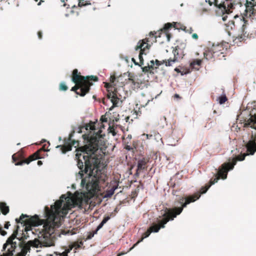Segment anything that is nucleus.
Here are the masks:
<instances>
[{
	"mask_svg": "<svg viewBox=\"0 0 256 256\" xmlns=\"http://www.w3.org/2000/svg\"><path fill=\"white\" fill-rule=\"evenodd\" d=\"M226 30L228 32L235 28V24L233 20H230L228 24H226Z\"/></svg>",
	"mask_w": 256,
	"mask_h": 256,
	"instance_id": "nucleus-20",
	"label": "nucleus"
},
{
	"mask_svg": "<svg viewBox=\"0 0 256 256\" xmlns=\"http://www.w3.org/2000/svg\"><path fill=\"white\" fill-rule=\"evenodd\" d=\"M108 94H107V97L108 98H110V100L112 99V97L114 96H115V94H116V91H114V92H110L109 90H108Z\"/></svg>",
	"mask_w": 256,
	"mask_h": 256,
	"instance_id": "nucleus-33",
	"label": "nucleus"
},
{
	"mask_svg": "<svg viewBox=\"0 0 256 256\" xmlns=\"http://www.w3.org/2000/svg\"><path fill=\"white\" fill-rule=\"evenodd\" d=\"M118 100L119 98L118 97L116 94H115V96L113 95L112 99L111 100V102L112 103L113 106H117V104L118 102Z\"/></svg>",
	"mask_w": 256,
	"mask_h": 256,
	"instance_id": "nucleus-26",
	"label": "nucleus"
},
{
	"mask_svg": "<svg viewBox=\"0 0 256 256\" xmlns=\"http://www.w3.org/2000/svg\"><path fill=\"white\" fill-rule=\"evenodd\" d=\"M174 70L176 72H177L180 73L182 74V70H180L178 68H175Z\"/></svg>",
	"mask_w": 256,
	"mask_h": 256,
	"instance_id": "nucleus-43",
	"label": "nucleus"
},
{
	"mask_svg": "<svg viewBox=\"0 0 256 256\" xmlns=\"http://www.w3.org/2000/svg\"><path fill=\"white\" fill-rule=\"evenodd\" d=\"M150 64H148L152 69H154V60H152L150 61Z\"/></svg>",
	"mask_w": 256,
	"mask_h": 256,
	"instance_id": "nucleus-37",
	"label": "nucleus"
},
{
	"mask_svg": "<svg viewBox=\"0 0 256 256\" xmlns=\"http://www.w3.org/2000/svg\"><path fill=\"white\" fill-rule=\"evenodd\" d=\"M116 80V77L114 76H112L110 77V81L111 82H114Z\"/></svg>",
	"mask_w": 256,
	"mask_h": 256,
	"instance_id": "nucleus-39",
	"label": "nucleus"
},
{
	"mask_svg": "<svg viewBox=\"0 0 256 256\" xmlns=\"http://www.w3.org/2000/svg\"><path fill=\"white\" fill-rule=\"evenodd\" d=\"M228 164H223L219 168L218 174L215 178L211 179L209 183L206 184L204 186L201 188L199 190L201 194H205L210 186L217 182L220 178L224 180L227 178L228 172L229 171L228 168H226V165Z\"/></svg>",
	"mask_w": 256,
	"mask_h": 256,
	"instance_id": "nucleus-5",
	"label": "nucleus"
},
{
	"mask_svg": "<svg viewBox=\"0 0 256 256\" xmlns=\"http://www.w3.org/2000/svg\"><path fill=\"white\" fill-rule=\"evenodd\" d=\"M106 87L107 88H109V84H106Z\"/></svg>",
	"mask_w": 256,
	"mask_h": 256,
	"instance_id": "nucleus-53",
	"label": "nucleus"
},
{
	"mask_svg": "<svg viewBox=\"0 0 256 256\" xmlns=\"http://www.w3.org/2000/svg\"><path fill=\"white\" fill-rule=\"evenodd\" d=\"M62 2H64V0H60Z\"/></svg>",
	"mask_w": 256,
	"mask_h": 256,
	"instance_id": "nucleus-57",
	"label": "nucleus"
},
{
	"mask_svg": "<svg viewBox=\"0 0 256 256\" xmlns=\"http://www.w3.org/2000/svg\"><path fill=\"white\" fill-rule=\"evenodd\" d=\"M38 37L40 39H42V32L41 31H38Z\"/></svg>",
	"mask_w": 256,
	"mask_h": 256,
	"instance_id": "nucleus-40",
	"label": "nucleus"
},
{
	"mask_svg": "<svg viewBox=\"0 0 256 256\" xmlns=\"http://www.w3.org/2000/svg\"><path fill=\"white\" fill-rule=\"evenodd\" d=\"M225 4H226V10H222L224 11L226 14L232 12V10L234 8V4L228 0H226Z\"/></svg>",
	"mask_w": 256,
	"mask_h": 256,
	"instance_id": "nucleus-17",
	"label": "nucleus"
},
{
	"mask_svg": "<svg viewBox=\"0 0 256 256\" xmlns=\"http://www.w3.org/2000/svg\"><path fill=\"white\" fill-rule=\"evenodd\" d=\"M76 158L78 167L80 170L79 174L81 176H83L84 173L88 174L82 178L81 182L86 192H76L74 195L67 197L62 194L54 204L50 206V208L45 207V220H40L37 215L30 217L22 214L19 218L16 219V222L17 224H23L26 232L30 230L32 226L43 224L42 232L38 238L25 243L16 238L19 228L17 225L13 234L3 245V254L0 256H26L30 251L31 246L38 248L54 246L55 237L52 234L56 228L60 226L59 217L60 214H66L68 210L72 208H82L84 204H88L90 199L97 195L100 188L106 186L107 179L105 172L106 166L101 154H98L96 152H76Z\"/></svg>",
	"mask_w": 256,
	"mask_h": 256,
	"instance_id": "nucleus-1",
	"label": "nucleus"
},
{
	"mask_svg": "<svg viewBox=\"0 0 256 256\" xmlns=\"http://www.w3.org/2000/svg\"><path fill=\"white\" fill-rule=\"evenodd\" d=\"M172 26H173V24H172L168 22V23L165 24L163 29L162 30H164L165 32H166L169 29L171 28Z\"/></svg>",
	"mask_w": 256,
	"mask_h": 256,
	"instance_id": "nucleus-28",
	"label": "nucleus"
},
{
	"mask_svg": "<svg viewBox=\"0 0 256 256\" xmlns=\"http://www.w3.org/2000/svg\"><path fill=\"white\" fill-rule=\"evenodd\" d=\"M129 80H130L132 84H134V80L133 79L129 78Z\"/></svg>",
	"mask_w": 256,
	"mask_h": 256,
	"instance_id": "nucleus-51",
	"label": "nucleus"
},
{
	"mask_svg": "<svg viewBox=\"0 0 256 256\" xmlns=\"http://www.w3.org/2000/svg\"><path fill=\"white\" fill-rule=\"evenodd\" d=\"M98 80L96 76H81L77 69H74L72 72V80L75 86L71 88V91L84 96L89 92L90 86L93 84L92 82H97Z\"/></svg>",
	"mask_w": 256,
	"mask_h": 256,
	"instance_id": "nucleus-3",
	"label": "nucleus"
},
{
	"mask_svg": "<svg viewBox=\"0 0 256 256\" xmlns=\"http://www.w3.org/2000/svg\"><path fill=\"white\" fill-rule=\"evenodd\" d=\"M44 150L41 148L38 150H37L36 152L30 155L28 158H26L23 160H20L18 162H16L15 164L16 166L22 165L24 164H28L30 162L40 158L42 157L40 155V152H44Z\"/></svg>",
	"mask_w": 256,
	"mask_h": 256,
	"instance_id": "nucleus-11",
	"label": "nucleus"
},
{
	"mask_svg": "<svg viewBox=\"0 0 256 256\" xmlns=\"http://www.w3.org/2000/svg\"><path fill=\"white\" fill-rule=\"evenodd\" d=\"M39 0H34L35 2H37ZM40 1L38 2V5L40 6L42 2H43L44 1L42 0H40Z\"/></svg>",
	"mask_w": 256,
	"mask_h": 256,
	"instance_id": "nucleus-48",
	"label": "nucleus"
},
{
	"mask_svg": "<svg viewBox=\"0 0 256 256\" xmlns=\"http://www.w3.org/2000/svg\"><path fill=\"white\" fill-rule=\"evenodd\" d=\"M78 6L81 7L83 6H92V8L94 10H96L97 9L96 4L94 2L92 4L90 2H88L87 0H79Z\"/></svg>",
	"mask_w": 256,
	"mask_h": 256,
	"instance_id": "nucleus-16",
	"label": "nucleus"
},
{
	"mask_svg": "<svg viewBox=\"0 0 256 256\" xmlns=\"http://www.w3.org/2000/svg\"><path fill=\"white\" fill-rule=\"evenodd\" d=\"M255 108L252 110L250 112V118L246 120L244 125L246 126H250L256 130V114L254 112ZM247 153L243 154L238 155L235 158H234L231 162H224L228 164L226 168L228 170H232L236 164L238 160L242 161L244 160L245 157L248 155H253L256 152V134L254 136L252 135L251 138L249 140L246 145Z\"/></svg>",
	"mask_w": 256,
	"mask_h": 256,
	"instance_id": "nucleus-2",
	"label": "nucleus"
},
{
	"mask_svg": "<svg viewBox=\"0 0 256 256\" xmlns=\"http://www.w3.org/2000/svg\"><path fill=\"white\" fill-rule=\"evenodd\" d=\"M150 69H152L148 65V66L142 68V72H148Z\"/></svg>",
	"mask_w": 256,
	"mask_h": 256,
	"instance_id": "nucleus-34",
	"label": "nucleus"
},
{
	"mask_svg": "<svg viewBox=\"0 0 256 256\" xmlns=\"http://www.w3.org/2000/svg\"><path fill=\"white\" fill-rule=\"evenodd\" d=\"M70 250H72V248H68L62 252H56L54 254L56 256H68V254L70 252Z\"/></svg>",
	"mask_w": 256,
	"mask_h": 256,
	"instance_id": "nucleus-22",
	"label": "nucleus"
},
{
	"mask_svg": "<svg viewBox=\"0 0 256 256\" xmlns=\"http://www.w3.org/2000/svg\"><path fill=\"white\" fill-rule=\"evenodd\" d=\"M174 96H175V97H177V98H178V97H179V96H178V94H176L174 95Z\"/></svg>",
	"mask_w": 256,
	"mask_h": 256,
	"instance_id": "nucleus-55",
	"label": "nucleus"
},
{
	"mask_svg": "<svg viewBox=\"0 0 256 256\" xmlns=\"http://www.w3.org/2000/svg\"><path fill=\"white\" fill-rule=\"evenodd\" d=\"M168 61V60H163L162 61H159L158 60H156V65L158 66L164 64H165V65L166 66V64L167 63V62Z\"/></svg>",
	"mask_w": 256,
	"mask_h": 256,
	"instance_id": "nucleus-30",
	"label": "nucleus"
},
{
	"mask_svg": "<svg viewBox=\"0 0 256 256\" xmlns=\"http://www.w3.org/2000/svg\"><path fill=\"white\" fill-rule=\"evenodd\" d=\"M163 118L164 120H166V118L165 116H163Z\"/></svg>",
	"mask_w": 256,
	"mask_h": 256,
	"instance_id": "nucleus-56",
	"label": "nucleus"
},
{
	"mask_svg": "<svg viewBox=\"0 0 256 256\" xmlns=\"http://www.w3.org/2000/svg\"><path fill=\"white\" fill-rule=\"evenodd\" d=\"M98 230V228H96V230L94 231V232H90L86 237V240H90L91 239L95 234H96L98 232V230Z\"/></svg>",
	"mask_w": 256,
	"mask_h": 256,
	"instance_id": "nucleus-29",
	"label": "nucleus"
},
{
	"mask_svg": "<svg viewBox=\"0 0 256 256\" xmlns=\"http://www.w3.org/2000/svg\"><path fill=\"white\" fill-rule=\"evenodd\" d=\"M168 39L169 40V39H170V38H169L168 35Z\"/></svg>",
	"mask_w": 256,
	"mask_h": 256,
	"instance_id": "nucleus-59",
	"label": "nucleus"
},
{
	"mask_svg": "<svg viewBox=\"0 0 256 256\" xmlns=\"http://www.w3.org/2000/svg\"><path fill=\"white\" fill-rule=\"evenodd\" d=\"M167 222L168 220H166L163 217L161 220L158 221V224L154 223L152 226H150L147 230L142 234V238L134 244V246L128 250V252L132 250L140 242H142L144 238L148 237L152 232H158L160 228H164L165 224Z\"/></svg>",
	"mask_w": 256,
	"mask_h": 256,
	"instance_id": "nucleus-6",
	"label": "nucleus"
},
{
	"mask_svg": "<svg viewBox=\"0 0 256 256\" xmlns=\"http://www.w3.org/2000/svg\"><path fill=\"white\" fill-rule=\"evenodd\" d=\"M128 252H128V250L126 252H120L116 256H122V255H124V254H127Z\"/></svg>",
	"mask_w": 256,
	"mask_h": 256,
	"instance_id": "nucleus-42",
	"label": "nucleus"
},
{
	"mask_svg": "<svg viewBox=\"0 0 256 256\" xmlns=\"http://www.w3.org/2000/svg\"><path fill=\"white\" fill-rule=\"evenodd\" d=\"M218 100L220 104H224L228 100V98L226 95H224L218 97Z\"/></svg>",
	"mask_w": 256,
	"mask_h": 256,
	"instance_id": "nucleus-27",
	"label": "nucleus"
},
{
	"mask_svg": "<svg viewBox=\"0 0 256 256\" xmlns=\"http://www.w3.org/2000/svg\"><path fill=\"white\" fill-rule=\"evenodd\" d=\"M186 47V44H181L178 46H176L175 48L173 50L172 52L174 55V58L168 59V61L166 64V66H172V64L178 60L182 59L185 55L184 50Z\"/></svg>",
	"mask_w": 256,
	"mask_h": 256,
	"instance_id": "nucleus-8",
	"label": "nucleus"
},
{
	"mask_svg": "<svg viewBox=\"0 0 256 256\" xmlns=\"http://www.w3.org/2000/svg\"><path fill=\"white\" fill-rule=\"evenodd\" d=\"M132 61L134 62V64L136 65H138L139 66L140 63H138V62H136L134 58H132Z\"/></svg>",
	"mask_w": 256,
	"mask_h": 256,
	"instance_id": "nucleus-46",
	"label": "nucleus"
},
{
	"mask_svg": "<svg viewBox=\"0 0 256 256\" xmlns=\"http://www.w3.org/2000/svg\"><path fill=\"white\" fill-rule=\"evenodd\" d=\"M206 2H208V4H210V6H212V4H213V2H212V1H210V0H206Z\"/></svg>",
	"mask_w": 256,
	"mask_h": 256,
	"instance_id": "nucleus-45",
	"label": "nucleus"
},
{
	"mask_svg": "<svg viewBox=\"0 0 256 256\" xmlns=\"http://www.w3.org/2000/svg\"><path fill=\"white\" fill-rule=\"evenodd\" d=\"M0 210L4 215H6L9 212V207L6 205L5 202H0Z\"/></svg>",
	"mask_w": 256,
	"mask_h": 256,
	"instance_id": "nucleus-18",
	"label": "nucleus"
},
{
	"mask_svg": "<svg viewBox=\"0 0 256 256\" xmlns=\"http://www.w3.org/2000/svg\"><path fill=\"white\" fill-rule=\"evenodd\" d=\"M192 38H194V39H195V40H198V35L196 34H192Z\"/></svg>",
	"mask_w": 256,
	"mask_h": 256,
	"instance_id": "nucleus-41",
	"label": "nucleus"
},
{
	"mask_svg": "<svg viewBox=\"0 0 256 256\" xmlns=\"http://www.w3.org/2000/svg\"><path fill=\"white\" fill-rule=\"evenodd\" d=\"M110 216H105L102 220V222L98 226V230L100 229L103 226L104 224H105L110 219Z\"/></svg>",
	"mask_w": 256,
	"mask_h": 256,
	"instance_id": "nucleus-23",
	"label": "nucleus"
},
{
	"mask_svg": "<svg viewBox=\"0 0 256 256\" xmlns=\"http://www.w3.org/2000/svg\"><path fill=\"white\" fill-rule=\"evenodd\" d=\"M200 196L201 194L198 191L192 196L186 197L184 198V202H183L184 198H180L179 201V203L181 204L180 207L166 208L164 210V213L162 215V216L166 220H168V222L170 220H174L177 216L181 214L184 208H186L190 202L196 201L200 198Z\"/></svg>",
	"mask_w": 256,
	"mask_h": 256,
	"instance_id": "nucleus-4",
	"label": "nucleus"
},
{
	"mask_svg": "<svg viewBox=\"0 0 256 256\" xmlns=\"http://www.w3.org/2000/svg\"><path fill=\"white\" fill-rule=\"evenodd\" d=\"M68 89V86L64 82H61L60 84V90L66 91Z\"/></svg>",
	"mask_w": 256,
	"mask_h": 256,
	"instance_id": "nucleus-31",
	"label": "nucleus"
},
{
	"mask_svg": "<svg viewBox=\"0 0 256 256\" xmlns=\"http://www.w3.org/2000/svg\"><path fill=\"white\" fill-rule=\"evenodd\" d=\"M72 134H70L69 138L67 140L66 139L64 140V144L63 146L60 145L56 146V148H60V150L63 154L71 150L72 146H74L75 144L78 143V142L72 140Z\"/></svg>",
	"mask_w": 256,
	"mask_h": 256,
	"instance_id": "nucleus-10",
	"label": "nucleus"
},
{
	"mask_svg": "<svg viewBox=\"0 0 256 256\" xmlns=\"http://www.w3.org/2000/svg\"><path fill=\"white\" fill-rule=\"evenodd\" d=\"M37 164H38V165L39 166H40L42 164V162L41 160H38V162H37Z\"/></svg>",
	"mask_w": 256,
	"mask_h": 256,
	"instance_id": "nucleus-47",
	"label": "nucleus"
},
{
	"mask_svg": "<svg viewBox=\"0 0 256 256\" xmlns=\"http://www.w3.org/2000/svg\"><path fill=\"white\" fill-rule=\"evenodd\" d=\"M0 234L3 236H4L6 234L7 232L5 230H2V226L0 225Z\"/></svg>",
	"mask_w": 256,
	"mask_h": 256,
	"instance_id": "nucleus-35",
	"label": "nucleus"
},
{
	"mask_svg": "<svg viewBox=\"0 0 256 256\" xmlns=\"http://www.w3.org/2000/svg\"><path fill=\"white\" fill-rule=\"evenodd\" d=\"M228 44H212V50L214 53V58L218 60H221L225 56L224 54L227 50Z\"/></svg>",
	"mask_w": 256,
	"mask_h": 256,
	"instance_id": "nucleus-9",
	"label": "nucleus"
},
{
	"mask_svg": "<svg viewBox=\"0 0 256 256\" xmlns=\"http://www.w3.org/2000/svg\"><path fill=\"white\" fill-rule=\"evenodd\" d=\"M192 31H193V30L192 29V28H190V32H189L190 33H192Z\"/></svg>",
	"mask_w": 256,
	"mask_h": 256,
	"instance_id": "nucleus-52",
	"label": "nucleus"
},
{
	"mask_svg": "<svg viewBox=\"0 0 256 256\" xmlns=\"http://www.w3.org/2000/svg\"><path fill=\"white\" fill-rule=\"evenodd\" d=\"M156 34V32H151L149 34V38H146L148 39L150 42H148L150 46L152 44L153 42H156V36L155 34Z\"/></svg>",
	"mask_w": 256,
	"mask_h": 256,
	"instance_id": "nucleus-19",
	"label": "nucleus"
},
{
	"mask_svg": "<svg viewBox=\"0 0 256 256\" xmlns=\"http://www.w3.org/2000/svg\"><path fill=\"white\" fill-rule=\"evenodd\" d=\"M116 134L114 132L113 133V135L114 136Z\"/></svg>",
	"mask_w": 256,
	"mask_h": 256,
	"instance_id": "nucleus-58",
	"label": "nucleus"
},
{
	"mask_svg": "<svg viewBox=\"0 0 256 256\" xmlns=\"http://www.w3.org/2000/svg\"><path fill=\"white\" fill-rule=\"evenodd\" d=\"M100 120L102 122H107L108 119L105 116H102L100 118Z\"/></svg>",
	"mask_w": 256,
	"mask_h": 256,
	"instance_id": "nucleus-36",
	"label": "nucleus"
},
{
	"mask_svg": "<svg viewBox=\"0 0 256 256\" xmlns=\"http://www.w3.org/2000/svg\"><path fill=\"white\" fill-rule=\"evenodd\" d=\"M202 64V60L196 59L193 60L190 64V68L192 69H195L196 70H199V68Z\"/></svg>",
	"mask_w": 256,
	"mask_h": 256,
	"instance_id": "nucleus-15",
	"label": "nucleus"
},
{
	"mask_svg": "<svg viewBox=\"0 0 256 256\" xmlns=\"http://www.w3.org/2000/svg\"><path fill=\"white\" fill-rule=\"evenodd\" d=\"M214 6L219 8L220 10H226V5L225 2H222V4H218V0H214V2H213Z\"/></svg>",
	"mask_w": 256,
	"mask_h": 256,
	"instance_id": "nucleus-21",
	"label": "nucleus"
},
{
	"mask_svg": "<svg viewBox=\"0 0 256 256\" xmlns=\"http://www.w3.org/2000/svg\"><path fill=\"white\" fill-rule=\"evenodd\" d=\"M85 128L86 130H96V123L90 122L88 124H86L85 126Z\"/></svg>",
	"mask_w": 256,
	"mask_h": 256,
	"instance_id": "nucleus-25",
	"label": "nucleus"
},
{
	"mask_svg": "<svg viewBox=\"0 0 256 256\" xmlns=\"http://www.w3.org/2000/svg\"><path fill=\"white\" fill-rule=\"evenodd\" d=\"M226 18H227V16H224L222 17V20H224V21H225V20H226Z\"/></svg>",
	"mask_w": 256,
	"mask_h": 256,
	"instance_id": "nucleus-50",
	"label": "nucleus"
},
{
	"mask_svg": "<svg viewBox=\"0 0 256 256\" xmlns=\"http://www.w3.org/2000/svg\"><path fill=\"white\" fill-rule=\"evenodd\" d=\"M148 162L149 158H142L138 160V161L136 174L138 176L141 172L146 170L148 168L147 164Z\"/></svg>",
	"mask_w": 256,
	"mask_h": 256,
	"instance_id": "nucleus-12",
	"label": "nucleus"
},
{
	"mask_svg": "<svg viewBox=\"0 0 256 256\" xmlns=\"http://www.w3.org/2000/svg\"><path fill=\"white\" fill-rule=\"evenodd\" d=\"M150 41L148 38H144L140 40L136 46V50H140V54L138 55V58L140 60V66H142L144 64V58L142 54H146L147 52L148 51L150 48V44L148 43Z\"/></svg>",
	"mask_w": 256,
	"mask_h": 256,
	"instance_id": "nucleus-7",
	"label": "nucleus"
},
{
	"mask_svg": "<svg viewBox=\"0 0 256 256\" xmlns=\"http://www.w3.org/2000/svg\"><path fill=\"white\" fill-rule=\"evenodd\" d=\"M88 6V10H94L92 8V6Z\"/></svg>",
	"mask_w": 256,
	"mask_h": 256,
	"instance_id": "nucleus-49",
	"label": "nucleus"
},
{
	"mask_svg": "<svg viewBox=\"0 0 256 256\" xmlns=\"http://www.w3.org/2000/svg\"><path fill=\"white\" fill-rule=\"evenodd\" d=\"M204 56L206 59L208 60H211L214 59H216L214 58V53L213 52V50H212V48L210 49H208L205 50L204 52Z\"/></svg>",
	"mask_w": 256,
	"mask_h": 256,
	"instance_id": "nucleus-13",
	"label": "nucleus"
},
{
	"mask_svg": "<svg viewBox=\"0 0 256 256\" xmlns=\"http://www.w3.org/2000/svg\"><path fill=\"white\" fill-rule=\"evenodd\" d=\"M246 22H244V24L242 26V34L238 36L237 38L240 42H242L244 40H245V38L248 37V34H247L246 32H245V28H246Z\"/></svg>",
	"mask_w": 256,
	"mask_h": 256,
	"instance_id": "nucleus-14",
	"label": "nucleus"
},
{
	"mask_svg": "<svg viewBox=\"0 0 256 256\" xmlns=\"http://www.w3.org/2000/svg\"><path fill=\"white\" fill-rule=\"evenodd\" d=\"M10 226V224L9 222H6L4 226V228L6 229H8L9 226Z\"/></svg>",
	"mask_w": 256,
	"mask_h": 256,
	"instance_id": "nucleus-38",
	"label": "nucleus"
},
{
	"mask_svg": "<svg viewBox=\"0 0 256 256\" xmlns=\"http://www.w3.org/2000/svg\"><path fill=\"white\" fill-rule=\"evenodd\" d=\"M126 148L127 150H130V146H126Z\"/></svg>",
	"mask_w": 256,
	"mask_h": 256,
	"instance_id": "nucleus-54",
	"label": "nucleus"
},
{
	"mask_svg": "<svg viewBox=\"0 0 256 256\" xmlns=\"http://www.w3.org/2000/svg\"><path fill=\"white\" fill-rule=\"evenodd\" d=\"M190 72V68H182V75L188 74Z\"/></svg>",
	"mask_w": 256,
	"mask_h": 256,
	"instance_id": "nucleus-32",
	"label": "nucleus"
},
{
	"mask_svg": "<svg viewBox=\"0 0 256 256\" xmlns=\"http://www.w3.org/2000/svg\"><path fill=\"white\" fill-rule=\"evenodd\" d=\"M83 244V242H74L72 244L70 245L69 246V248H72V250L73 248H74L76 250H78L81 247V246Z\"/></svg>",
	"mask_w": 256,
	"mask_h": 256,
	"instance_id": "nucleus-24",
	"label": "nucleus"
},
{
	"mask_svg": "<svg viewBox=\"0 0 256 256\" xmlns=\"http://www.w3.org/2000/svg\"><path fill=\"white\" fill-rule=\"evenodd\" d=\"M12 160H13L14 162H16L17 158H16V154H13V155H12Z\"/></svg>",
	"mask_w": 256,
	"mask_h": 256,
	"instance_id": "nucleus-44",
	"label": "nucleus"
}]
</instances>
